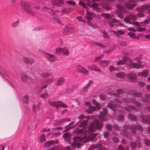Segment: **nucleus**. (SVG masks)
Returning <instances> with one entry per match:
<instances>
[{"mask_svg": "<svg viewBox=\"0 0 150 150\" xmlns=\"http://www.w3.org/2000/svg\"><path fill=\"white\" fill-rule=\"evenodd\" d=\"M133 62V60L131 59L130 58L127 56H125L123 57L122 59L119 61L117 63V65H121L124 64L126 63L127 64V67H128L129 63L131 62Z\"/></svg>", "mask_w": 150, "mask_h": 150, "instance_id": "nucleus-12", "label": "nucleus"}, {"mask_svg": "<svg viewBox=\"0 0 150 150\" xmlns=\"http://www.w3.org/2000/svg\"><path fill=\"white\" fill-rule=\"evenodd\" d=\"M108 23L109 26L114 28L116 27L124 26L123 24L120 23L119 21L115 18L112 19L110 21H108Z\"/></svg>", "mask_w": 150, "mask_h": 150, "instance_id": "nucleus-9", "label": "nucleus"}, {"mask_svg": "<svg viewBox=\"0 0 150 150\" xmlns=\"http://www.w3.org/2000/svg\"><path fill=\"white\" fill-rule=\"evenodd\" d=\"M48 11L50 12L51 14L54 15L57 14L59 12L57 10H52V9L48 10Z\"/></svg>", "mask_w": 150, "mask_h": 150, "instance_id": "nucleus-46", "label": "nucleus"}, {"mask_svg": "<svg viewBox=\"0 0 150 150\" xmlns=\"http://www.w3.org/2000/svg\"><path fill=\"white\" fill-rule=\"evenodd\" d=\"M108 94L111 95L112 98H113L114 97L115 98L114 101L113 100L110 101V103H109L107 105V106L108 108L111 109L113 111H115L117 110L119 112L122 111V108L120 105L115 104V102L121 103H133L136 106L139 107H141L142 105L141 103L136 101L133 98L129 99L126 98H123L120 101L118 99L115 98V97L117 98L118 97V96L116 93L109 92L108 93Z\"/></svg>", "mask_w": 150, "mask_h": 150, "instance_id": "nucleus-1", "label": "nucleus"}, {"mask_svg": "<svg viewBox=\"0 0 150 150\" xmlns=\"http://www.w3.org/2000/svg\"><path fill=\"white\" fill-rule=\"evenodd\" d=\"M59 104L60 105H58V107L59 106H61L62 107L64 108H67V105L65 104L62 103V102L61 101H59Z\"/></svg>", "mask_w": 150, "mask_h": 150, "instance_id": "nucleus-56", "label": "nucleus"}, {"mask_svg": "<svg viewBox=\"0 0 150 150\" xmlns=\"http://www.w3.org/2000/svg\"><path fill=\"white\" fill-rule=\"evenodd\" d=\"M60 134L59 133H53L51 135L52 138H56L59 137Z\"/></svg>", "mask_w": 150, "mask_h": 150, "instance_id": "nucleus-57", "label": "nucleus"}, {"mask_svg": "<svg viewBox=\"0 0 150 150\" xmlns=\"http://www.w3.org/2000/svg\"><path fill=\"white\" fill-rule=\"evenodd\" d=\"M141 55L139 56V57H136L134 59L135 60H137L138 61V63H134L130 62L129 63L128 67V68L129 69H132L133 68H136L137 69H139L141 68H143L145 65V64H143L142 62L140 60L141 59Z\"/></svg>", "mask_w": 150, "mask_h": 150, "instance_id": "nucleus-6", "label": "nucleus"}, {"mask_svg": "<svg viewBox=\"0 0 150 150\" xmlns=\"http://www.w3.org/2000/svg\"><path fill=\"white\" fill-rule=\"evenodd\" d=\"M149 21L148 19H146L144 21V22H141L140 23L141 24V25L142 26H144V25H143V24H144L145 25H146L148 24H149Z\"/></svg>", "mask_w": 150, "mask_h": 150, "instance_id": "nucleus-61", "label": "nucleus"}, {"mask_svg": "<svg viewBox=\"0 0 150 150\" xmlns=\"http://www.w3.org/2000/svg\"><path fill=\"white\" fill-rule=\"evenodd\" d=\"M79 4L80 5L82 6L83 8H86L87 7L85 4L83 2L79 1Z\"/></svg>", "mask_w": 150, "mask_h": 150, "instance_id": "nucleus-64", "label": "nucleus"}, {"mask_svg": "<svg viewBox=\"0 0 150 150\" xmlns=\"http://www.w3.org/2000/svg\"><path fill=\"white\" fill-rule=\"evenodd\" d=\"M96 108L95 106H89V109L86 110V112L88 114H90L92 113L93 110H96Z\"/></svg>", "mask_w": 150, "mask_h": 150, "instance_id": "nucleus-37", "label": "nucleus"}, {"mask_svg": "<svg viewBox=\"0 0 150 150\" xmlns=\"http://www.w3.org/2000/svg\"><path fill=\"white\" fill-rule=\"evenodd\" d=\"M131 94L133 96L136 97H141L142 96L143 94L142 93L134 91L132 92Z\"/></svg>", "mask_w": 150, "mask_h": 150, "instance_id": "nucleus-36", "label": "nucleus"}, {"mask_svg": "<svg viewBox=\"0 0 150 150\" xmlns=\"http://www.w3.org/2000/svg\"><path fill=\"white\" fill-rule=\"evenodd\" d=\"M58 141L55 142L54 140H50L47 141L44 144V146L45 147H50L52 144H55L57 143Z\"/></svg>", "mask_w": 150, "mask_h": 150, "instance_id": "nucleus-26", "label": "nucleus"}, {"mask_svg": "<svg viewBox=\"0 0 150 150\" xmlns=\"http://www.w3.org/2000/svg\"><path fill=\"white\" fill-rule=\"evenodd\" d=\"M103 124L101 122H99L97 120H95L93 123L91 122L88 125V130L89 131H94L97 129L98 130L100 129L103 127Z\"/></svg>", "mask_w": 150, "mask_h": 150, "instance_id": "nucleus-7", "label": "nucleus"}, {"mask_svg": "<svg viewBox=\"0 0 150 150\" xmlns=\"http://www.w3.org/2000/svg\"><path fill=\"white\" fill-rule=\"evenodd\" d=\"M149 72V70H144L141 72L139 73L138 75L139 76L146 77L148 76Z\"/></svg>", "mask_w": 150, "mask_h": 150, "instance_id": "nucleus-29", "label": "nucleus"}, {"mask_svg": "<svg viewBox=\"0 0 150 150\" xmlns=\"http://www.w3.org/2000/svg\"><path fill=\"white\" fill-rule=\"evenodd\" d=\"M132 3L137 2H138L144 1L146 0H129ZM93 2H97L95 4L93 3L92 4V7L94 8H98L99 6H100L103 8L108 10H111V6L107 4V2H108L111 4L114 2L113 0H92Z\"/></svg>", "mask_w": 150, "mask_h": 150, "instance_id": "nucleus-2", "label": "nucleus"}, {"mask_svg": "<svg viewBox=\"0 0 150 150\" xmlns=\"http://www.w3.org/2000/svg\"><path fill=\"white\" fill-rule=\"evenodd\" d=\"M117 37L119 38L120 37V35H123L125 33L122 30H118L117 31Z\"/></svg>", "mask_w": 150, "mask_h": 150, "instance_id": "nucleus-50", "label": "nucleus"}, {"mask_svg": "<svg viewBox=\"0 0 150 150\" xmlns=\"http://www.w3.org/2000/svg\"><path fill=\"white\" fill-rule=\"evenodd\" d=\"M115 76L118 78H122L125 76V74L123 72H120L116 74Z\"/></svg>", "mask_w": 150, "mask_h": 150, "instance_id": "nucleus-42", "label": "nucleus"}, {"mask_svg": "<svg viewBox=\"0 0 150 150\" xmlns=\"http://www.w3.org/2000/svg\"><path fill=\"white\" fill-rule=\"evenodd\" d=\"M50 74L47 72H43L41 73V76L43 77H46L50 76Z\"/></svg>", "mask_w": 150, "mask_h": 150, "instance_id": "nucleus-48", "label": "nucleus"}, {"mask_svg": "<svg viewBox=\"0 0 150 150\" xmlns=\"http://www.w3.org/2000/svg\"><path fill=\"white\" fill-rule=\"evenodd\" d=\"M145 144L146 146H150V141L148 139L144 140Z\"/></svg>", "mask_w": 150, "mask_h": 150, "instance_id": "nucleus-53", "label": "nucleus"}, {"mask_svg": "<svg viewBox=\"0 0 150 150\" xmlns=\"http://www.w3.org/2000/svg\"><path fill=\"white\" fill-rule=\"evenodd\" d=\"M137 18V15L129 13L126 16L123 21L125 23L128 24H131L136 26H140V23L136 21Z\"/></svg>", "mask_w": 150, "mask_h": 150, "instance_id": "nucleus-5", "label": "nucleus"}, {"mask_svg": "<svg viewBox=\"0 0 150 150\" xmlns=\"http://www.w3.org/2000/svg\"><path fill=\"white\" fill-rule=\"evenodd\" d=\"M77 19L79 21L82 22L83 23H85V21L82 19V18L81 16H79L77 18Z\"/></svg>", "mask_w": 150, "mask_h": 150, "instance_id": "nucleus-60", "label": "nucleus"}, {"mask_svg": "<svg viewBox=\"0 0 150 150\" xmlns=\"http://www.w3.org/2000/svg\"><path fill=\"white\" fill-rule=\"evenodd\" d=\"M73 140L74 143H73L72 144L73 149H75L77 148L78 149L79 146V143L77 142H81V139L79 138H77L76 137H75L74 138Z\"/></svg>", "mask_w": 150, "mask_h": 150, "instance_id": "nucleus-18", "label": "nucleus"}, {"mask_svg": "<svg viewBox=\"0 0 150 150\" xmlns=\"http://www.w3.org/2000/svg\"><path fill=\"white\" fill-rule=\"evenodd\" d=\"M126 77L129 80L135 81L137 79V75L134 73H130L127 75Z\"/></svg>", "mask_w": 150, "mask_h": 150, "instance_id": "nucleus-19", "label": "nucleus"}, {"mask_svg": "<svg viewBox=\"0 0 150 150\" xmlns=\"http://www.w3.org/2000/svg\"><path fill=\"white\" fill-rule=\"evenodd\" d=\"M88 122V119H86L85 120H83L81 122H77L76 125L79 127H82V128L81 129H79L78 128H76L73 132H77L78 133L82 132L83 131H85L86 132V130H83V129L87 125Z\"/></svg>", "mask_w": 150, "mask_h": 150, "instance_id": "nucleus-8", "label": "nucleus"}, {"mask_svg": "<svg viewBox=\"0 0 150 150\" xmlns=\"http://www.w3.org/2000/svg\"><path fill=\"white\" fill-rule=\"evenodd\" d=\"M106 129L110 131L112 130V127L111 125L110 124H108L106 125Z\"/></svg>", "mask_w": 150, "mask_h": 150, "instance_id": "nucleus-58", "label": "nucleus"}, {"mask_svg": "<svg viewBox=\"0 0 150 150\" xmlns=\"http://www.w3.org/2000/svg\"><path fill=\"white\" fill-rule=\"evenodd\" d=\"M116 8L117 9L116 10V12L119 18L122 19L123 17V11L125 10V8L120 5H117Z\"/></svg>", "mask_w": 150, "mask_h": 150, "instance_id": "nucleus-11", "label": "nucleus"}, {"mask_svg": "<svg viewBox=\"0 0 150 150\" xmlns=\"http://www.w3.org/2000/svg\"><path fill=\"white\" fill-rule=\"evenodd\" d=\"M142 121L144 123L150 124V114L147 115H142L141 116Z\"/></svg>", "mask_w": 150, "mask_h": 150, "instance_id": "nucleus-17", "label": "nucleus"}, {"mask_svg": "<svg viewBox=\"0 0 150 150\" xmlns=\"http://www.w3.org/2000/svg\"><path fill=\"white\" fill-rule=\"evenodd\" d=\"M125 7L127 9H132L136 6L135 4H131L128 2H125Z\"/></svg>", "mask_w": 150, "mask_h": 150, "instance_id": "nucleus-33", "label": "nucleus"}, {"mask_svg": "<svg viewBox=\"0 0 150 150\" xmlns=\"http://www.w3.org/2000/svg\"><path fill=\"white\" fill-rule=\"evenodd\" d=\"M47 103L50 106L56 107L57 109H58V105H60L59 104V101H52L50 100H49L47 101Z\"/></svg>", "mask_w": 150, "mask_h": 150, "instance_id": "nucleus-27", "label": "nucleus"}, {"mask_svg": "<svg viewBox=\"0 0 150 150\" xmlns=\"http://www.w3.org/2000/svg\"><path fill=\"white\" fill-rule=\"evenodd\" d=\"M139 13H137L138 16L139 17H143L144 16V14L143 13V12H138Z\"/></svg>", "mask_w": 150, "mask_h": 150, "instance_id": "nucleus-59", "label": "nucleus"}, {"mask_svg": "<svg viewBox=\"0 0 150 150\" xmlns=\"http://www.w3.org/2000/svg\"><path fill=\"white\" fill-rule=\"evenodd\" d=\"M93 44L94 45H97L98 46H99L100 47L103 48L104 47L103 44L101 43H98L97 42H93Z\"/></svg>", "mask_w": 150, "mask_h": 150, "instance_id": "nucleus-51", "label": "nucleus"}, {"mask_svg": "<svg viewBox=\"0 0 150 150\" xmlns=\"http://www.w3.org/2000/svg\"><path fill=\"white\" fill-rule=\"evenodd\" d=\"M39 142L40 143H42L46 140L45 136L44 134H42L39 138Z\"/></svg>", "mask_w": 150, "mask_h": 150, "instance_id": "nucleus-39", "label": "nucleus"}, {"mask_svg": "<svg viewBox=\"0 0 150 150\" xmlns=\"http://www.w3.org/2000/svg\"><path fill=\"white\" fill-rule=\"evenodd\" d=\"M124 108L129 112H131V110H135L136 109V107L135 106L131 105H128L126 107H124Z\"/></svg>", "mask_w": 150, "mask_h": 150, "instance_id": "nucleus-34", "label": "nucleus"}, {"mask_svg": "<svg viewBox=\"0 0 150 150\" xmlns=\"http://www.w3.org/2000/svg\"><path fill=\"white\" fill-rule=\"evenodd\" d=\"M73 10V9L71 8H64L61 11L63 13L68 14L70 13Z\"/></svg>", "mask_w": 150, "mask_h": 150, "instance_id": "nucleus-38", "label": "nucleus"}, {"mask_svg": "<svg viewBox=\"0 0 150 150\" xmlns=\"http://www.w3.org/2000/svg\"><path fill=\"white\" fill-rule=\"evenodd\" d=\"M65 79L63 78H60L55 83V85L56 86H61L63 83Z\"/></svg>", "mask_w": 150, "mask_h": 150, "instance_id": "nucleus-31", "label": "nucleus"}, {"mask_svg": "<svg viewBox=\"0 0 150 150\" xmlns=\"http://www.w3.org/2000/svg\"><path fill=\"white\" fill-rule=\"evenodd\" d=\"M51 2L53 5L57 6H60L64 3L63 0H51Z\"/></svg>", "mask_w": 150, "mask_h": 150, "instance_id": "nucleus-20", "label": "nucleus"}, {"mask_svg": "<svg viewBox=\"0 0 150 150\" xmlns=\"http://www.w3.org/2000/svg\"><path fill=\"white\" fill-rule=\"evenodd\" d=\"M150 8V4L144 5L141 7H139L137 8V10L138 12H144Z\"/></svg>", "mask_w": 150, "mask_h": 150, "instance_id": "nucleus-21", "label": "nucleus"}, {"mask_svg": "<svg viewBox=\"0 0 150 150\" xmlns=\"http://www.w3.org/2000/svg\"><path fill=\"white\" fill-rule=\"evenodd\" d=\"M123 127L124 128L122 130L124 136L128 140H133L135 137L134 135L136 133L137 127L136 125H131V132H128L129 127L127 125H125L123 126Z\"/></svg>", "mask_w": 150, "mask_h": 150, "instance_id": "nucleus-3", "label": "nucleus"}, {"mask_svg": "<svg viewBox=\"0 0 150 150\" xmlns=\"http://www.w3.org/2000/svg\"><path fill=\"white\" fill-rule=\"evenodd\" d=\"M92 103L93 104L96 105V107L98 108H99L100 107L99 104L95 101L94 100H92Z\"/></svg>", "mask_w": 150, "mask_h": 150, "instance_id": "nucleus-54", "label": "nucleus"}, {"mask_svg": "<svg viewBox=\"0 0 150 150\" xmlns=\"http://www.w3.org/2000/svg\"><path fill=\"white\" fill-rule=\"evenodd\" d=\"M107 109L106 108H103V111L100 112L98 117L101 120L105 121L106 120V117L107 113Z\"/></svg>", "mask_w": 150, "mask_h": 150, "instance_id": "nucleus-13", "label": "nucleus"}, {"mask_svg": "<svg viewBox=\"0 0 150 150\" xmlns=\"http://www.w3.org/2000/svg\"><path fill=\"white\" fill-rule=\"evenodd\" d=\"M112 139L113 142H115L117 143L119 142V141L118 138L115 137H113L112 138Z\"/></svg>", "mask_w": 150, "mask_h": 150, "instance_id": "nucleus-62", "label": "nucleus"}, {"mask_svg": "<svg viewBox=\"0 0 150 150\" xmlns=\"http://www.w3.org/2000/svg\"><path fill=\"white\" fill-rule=\"evenodd\" d=\"M70 119L69 118H66L62 119L59 120L55 121V122L53 124L54 126H61L63 125L66 122H69Z\"/></svg>", "mask_w": 150, "mask_h": 150, "instance_id": "nucleus-15", "label": "nucleus"}, {"mask_svg": "<svg viewBox=\"0 0 150 150\" xmlns=\"http://www.w3.org/2000/svg\"><path fill=\"white\" fill-rule=\"evenodd\" d=\"M45 57L48 60L51 61L53 62L56 59V57L54 55L50 54L48 53H45Z\"/></svg>", "mask_w": 150, "mask_h": 150, "instance_id": "nucleus-22", "label": "nucleus"}, {"mask_svg": "<svg viewBox=\"0 0 150 150\" xmlns=\"http://www.w3.org/2000/svg\"><path fill=\"white\" fill-rule=\"evenodd\" d=\"M100 145H94L93 144L90 146L88 148V150H93L94 148L99 149L100 148Z\"/></svg>", "mask_w": 150, "mask_h": 150, "instance_id": "nucleus-45", "label": "nucleus"}, {"mask_svg": "<svg viewBox=\"0 0 150 150\" xmlns=\"http://www.w3.org/2000/svg\"><path fill=\"white\" fill-rule=\"evenodd\" d=\"M20 5L30 16L35 15L38 9L39 8L38 7H31L28 3L22 1L20 2Z\"/></svg>", "mask_w": 150, "mask_h": 150, "instance_id": "nucleus-4", "label": "nucleus"}, {"mask_svg": "<svg viewBox=\"0 0 150 150\" xmlns=\"http://www.w3.org/2000/svg\"><path fill=\"white\" fill-rule=\"evenodd\" d=\"M40 106V103H38L37 104H33V110L34 113H36L39 110Z\"/></svg>", "mask_w": 150, "mask_h": 150, "instance_id": "nucleus-28", "label": "nucleus"}, {"mask_svg": "<svg viewBox=\"0 0 150 150\" xmlns=\"http://www.w3.org/2000/svg\"><path fill=\"white\" fill-rule=\"evenodd\" d=\"M56 53L59 54H62L63 55H68L69 54V52L68 49H63L61 48H58L56 50Z\"/></svg>", "mask_w": 150, "mask_h": 150, "instance_id": "nucleus-16", "label": "nucleus"}, {"mask_svg": "<svg viewBox=\"0 0 150 150\" xmlns=\"http://www.w3.org/2000/svg\"><path fill=\"white\" fill-rule=\"evenodd\" d=\"M140 26H139V27H138L137 30L139 32H142L145 31L146 30V29L145 28H143L141 27L140 26H141V25L140 24Z\"/></svg>", "mask_w": 150, "mask_h": 150, "instance_id": "nucleus-52", "label": "nucleus"}, {"mask_svg": "<svg viewBox=\"0 0 150 150\" xmlns=\"http://www.w3.org/2000/svg\"><path fill=\"white\" fill-rule=\"evenodd\" d=\"M110 62L109 60H104L101 61L100 63L101 66L103 68H105L108 65V63Z\"/></svg>", "mask_w": 150, "mask_h": 150, "instance_id": "nucleus-35", "label": "nucleus"}, {"mask_svg": "<svg viewBox=\"0 0 150 150\" xmlns=\"http://www.w3.org/2000/svg\"><path fill=\"white\" fill-rule=\"evenodd\" d=\"M97 134H98V133L91 134L86 139H85L83 138V140H84V142L85 141V142L90 141L93 142H97V143H100V141L99 138L98 137H97Z\"/></svg>", "mask_w": 150, "mask_h": 150, "instance_id": "nucleus-10", "label": "nucleus"}, {"mask_svg": "<svg viewBox=\"0 0 150 150\" xmlns=\"http://www.w3.org/2000/svg\"><path fill=\"white\" fill-rule=\"evenodd\" d=\"M93 116H88L85 117L83 114H82L79 116L78 117V118L80 120H83L84 118H85L86 119H93Z\"/></svg>", "mask_w": 150, "mask_h": 150, "instance_id": "nucleus-41", "label": "nucleus"}, {"mask_svg": "<svg viewBox=\"0 0 150 150\" xmlns=\"http://www.w3.org/2000/svg\"><path fill=\"white\" fill-rule=\"evenodd\" d=\"M63 137L65 142H68L70 139V134L69 133L66 132L63 134Z\"/></svg>", "mask_w": 150, "mask_h": 150, "instance_id": "nucleus-30", "label": "nucleus"}, {"mask_svg": "<svg viewBox=\"0 0 150 150\" xmlns=\"http://www.w3.org/2000/svg\"><path fill=\"white\" fill-rule=\"evenodd\" d=\"M21 78L22 81L24 82L28 81L29 82H32L33 79L30 77H28L25 74H23L21 76Z\"/></svg>", "mask_w": 150, "mask_h": 150, "instance_id": "nucleus-25", "label": "nucleus"}, {"mask_svg": "<svg viewBox=\"0 0 150 150\" xmlns=\"http://www.w3.org/2000/svg\"><path fill=\"white\" fill-rule=\"evenodd\" d=\"M101 16L103 17H104L107 20H109L111 18L112 16L110 14L107 13H102Z\"/></svg>", "mask_w": 150, "mask_h": 150, "instance_id": "nucleus-43", "label": "nucleus"}, {"mask_svg": "<svg viewBox=\"0 0 150 150\" xmlns=\"http://www.w3.org/2000/svg\"><path fill=\"white\" fill-rule=\"evenodd\" d=\"M103 134L104 137L105 138H106L107 139H109V133L108 131H106L103 132Z\"/></svg>", "mask_w": 150, "mask_h": 150, "instance_id": "nucleus-49", "label": "nucleus"}, {"mask_svg": "<svg viewBox=\"0 0 150 150\" xmlns=\"http://www.w3.org/2000/svg\"><path fill=\"white\" fill-rule=\"evenodd\" d=\"M22 60L24 62L30 64L33 63L34 62L33 59L27 56H24Z\"/></svg>", "mask_w": 150, "mask_h": 150, "instance_id": "nucleus-24", "label": "nucleus"}, {"mask_svg": "<svg viewBox=\"0 0 150 150\" xmlns=\"http://www.w3.org/2000/svg\"><path fill=\"white\" fill-rule=\"evenodd\" d=\"M76 67L78 69L79 72L82 73L86 75L88 74V71L83 67L80 65H77Z\"/></svg>", "mask_w": 150, "mask_h": 150, "instance_id": "nucleus-23", "label": "nucleus"}, {"mask_svg": "<svg viewBox=\"0 0 150 150\" xmlns=\"http://www.w3.org/2000/svg\"><path fill=\"white\" fill-rule=\"evenodd\" d=\"M48 96V94L46 93H43L41 95L40 97L43 98H45L47 97Z\"/></svg>", "mask_w": 150, "mask_h": 150, "instance_id": "nucleus-63", "label": "nucleus"}, {"mask_svg": "<svg viewBox=\"0 0 150 150\" xmlns=\"http://www.w3.org/2000/svg\"><path fill=\"white\" fill-rule=\"evenodd\" d=\"M127 35L132 38L139 39V37L135 35L134 33L132 32H129L127 33Z\"/></svg>", "mask_w": 150, "mask_h": 150, "instance_id": "nucleus-40", "label": "nucleus"}, {"mask_svg": "<svg viewBox=\"0 0 150 150\" xmlns=\"http://www.w3.org/2000/svg\"><path fill=\"white\" fill-rule=\"evenodd\" d=\"M146 99H143V101H146L148 103H150V102L149 101V99H150V95L149 94H146L145 95Z\"/></svg>", "mask_w": 150, "mask_h": 150, "instance_id": "nucleus-47", "label": "nucleus"}, {"mask_svg": "<svg viewBox=\"0 0 150 150\" xmlns=\"http://www.w3.org/2000/svg\"><path fill=\"white\" fill-rule=\"evenodd\" d=\"M28 96L27 95L25 96L23 98V101L25 103H27L28 100Z\"/></svg>", "mask_w": 150, "mask_h": 150, "instance_id": "nucleus-55", "label": "nucleus"}, {"mask_svg": "<svg viewBox=\"0 0 150 150\" xmlns=\"http://www.w3.org/2000/svg\"><path fill=\"white\" fill-rule=\"evenodd\" d=\"M128 117L131 120L134 121H137V119L136 116L132 114L129 113L128 114Z\"/></svg>", "mask_w": 150, "mask_h": 150, "instance_id": "nucleus-44", "label": "nucleus"}, {"mask_svg": "<svg viewBox=\"0 0 150 150\" xmlns=\"http://www.w3.org/2000/svg\"><path fill=\"white\" fill-rule=\"evenodd\" d=\"M53 78L52 77L48 78L46 80H42L41 81V83L42 85H44L45 83H50L53 82Z\"/></svg>", "mask_w": 150, "mask_h": 150, "instance_id": "nucleus-32", "label": "nucleus"}, {"mask_svg": "<svg viewBox=\"0 0 150 150\" xmlns=\"http://www.w3.org/2000/svg\"><path fill=\"white\" fill-rule=\"evenodd\" d=\"M87 14L86 15V18L87 20V23L88 25L90 26L93 28V26L90 22V20L92 19L93 13H92L90 12L87 9Z\"/></svg>", "mask_w": 150, "mask_h": 150, "instance_id": "nucleus-14", "label": "nucleus"}]
</instances>
